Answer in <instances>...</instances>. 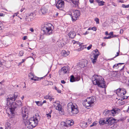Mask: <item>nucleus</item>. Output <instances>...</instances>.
<instances>
[{
    "label": "nucleus",
    "instance_id": "nucleus-1",
    "mask_svg": "<svg viewBox=\"0 0 129 129\" xmlns=\"http://www.w3.org/2000/svg\"><path fill=\"white\" fill-rule=\"evenodd\" d=\"M40 119V117L37 114L31 117L29 120L27 118L23 122L27 129H32L37 125Z\"/></svg>",
    "mask_w": 129,
    "mask_h": 129
},
{
    "label": "nucleus",
    "instance_id": "nucleus-2",
    "mask_svg": "<svg viewBox=\"0 0 129 129\" xmlns=\"http://www.w3.org/2000/svg\"><path fill=\"white\" fill-rule=\"evenodd\" d=\"M92 80L93 84L95 85H97L102 88H105L106 87L104 79L100 76L94 75L92 77Z\"/></svg>",
    "mask_w": 129,
    "mask_h": 129
},
{
    "label": "nucleus",
    "instance_id": "nucleus-3",
    "mask_svg": "<svg viewBox=\"0 0 129 129\" xmlns=\"http://www.w3.org/2000/svg\"><path fill=\"white\" fill-rule=\"evenodd\" d=\"M52 25V24L50 23H47L44 24L42 28V30L44 34L49 35L52 34V30L51 27Z\"/></svg>",
    "mask_w": 129,
    "mask_h": 129
},
{
    "label": "nucleus",
    "instance_id": "nucleus-4",
    "mask_svg": "<svg viewBox=\"0 0 129 129\" xmlns=\"http://www.w3.org/2000/svg\"><path fill=\"white\" fill-rule=\"evenodd\" d=\"M22 103L20 101H17L14 102L11 105V108H10V111L12 114H14L15 110H16L21 105Z\"/></svg>",
    "mask_w": 129,
    "mask_h": 129
},
{
    "label": "nucleus",
    "instance_id": "nucleus-5",
    "mask_svg": "<svg viewBox=\"0 0 129 129\" xmlns=\"http://www.w3.org/2000/svg\"><path fill=\"white\" fill-rule=\"evenodd\" d=\"M119 109L115 108L111 110H106L103 112V114L105 116H109V115H111L114 116L116 113L118 114L120 111Z\"/></svg>",
    "mask_w": 129,
    "mask_h": 129
},
{
    "label": "nucleus",
    "instance_id": "nucleus-6",
    "mask_svg": "<svg viewBox=\"0 0 129 129\" xmlns=\"http://www.w3.org/2000/svg\"><path fill=\"white\" fill-rule=\"evenodd\" d=\"M68 109L71 110V112L73 114H77L78 112V109L77 105H73L72 103L70 102L68 104Z\"/></svg>",
    "mask_w": 129,
    "mask_h": 129
},
{
    "label": "nucleus",
    "instance_id": "nucleus-7",
    "mask_svg": "<svg viewBox=\"0 0 129 129\" xmlns=\"http://www.w3.org/2000/svg\"><path fill=\"white\" fill-rule=\"evenodd\" d=\"M94 52L91 54L90 58L92 60V62L94 64L97 60V59L99 55V52L97 49L94 50Z\"/></svg>",
    "mask_w": 129,
    "mask_h": 129
},
{
    "label": "nucleus",
    "instance_id": "nucleus-8",
    "mask_svg": "<svg viewBox=\"0 0 129 129\" xmlns=\"http://www.w3.org/2000/svg\"><path fill=\"white\" fill-rule=\"evenodd\" d=\"M21 112L23 121L28 118V109L25 107H23L21 109Z\"/></svg>",
    "mask_w": 129,
    "mask_h": 129
},
{
    "label": "nucleus",
    "instance_id": "nucleus-9",
    "mask_svg": "<svg viewBox=\"0 0 129 129\" xmlns=\"http://www.w3.org/2000/svg\"><path fill=\"white\" fill-rule=\"evenodd\" d=\"M80 11L78 10H76L72 14L71 17L72 21H75L79 18L80 16Z\"/></svg>",
    "mask_w": 129,
    "mask_h": 129
},
{
    "label": "nucleus",
    "instance_id": "nucleus-10",
    "mask_svg": "<svg viewBox=\"0 0 129 129\" xmlns=\"http://www.w3.org/2000/svg\"><path fill=\"white\" fill-rule=\"evenodd\" d=\"M69 72V71L68 68L64 67L62 68L61 70L59 71L58 73L60 75H63L64 74L68 73Z\"/></svg>",
    "mask_w": 129,
    "mask_h": 129
},
{
    "label": "nucleus",
    "instance_id": "nucleus-11",
    "mask_svg": "<svg viewBox=\"0 0 129 129\" xmlns=\"http://www.w3.org/2000/svg\"><path fill=\"white\" fill-rule=\"evenodd\" d=\"M14 101V97L12 95H10L7 96V101L8 105H11Z\"/></svg>",
    "mask_w": 129,
    "mask_h": 129
},
{
    "label": "nucleus",
    "instance_id": "nucleus-12",
    "mask_svg": "<svg viewBox=\"0 0 129 129\" xmlns=\"http://www.w3.org/2000/svg\"><path fill=\"white\" fill-rule=\"evenodd\" d=\"M35 15V14H34L31 13L28 16H26V17L25 18L26 21L29 22L32 20L34 18V16Z\"/></svg>",
    "mask_w": 129,
    "mask_h": 129
},
{
    "label": "nucleus",
    "instance_id": "nucleus-13",
    "mask_svg": "<svg viewBox=\"0 0 129 129\" xmlns=\"http://www.w3.org/2000/svg\"><path fill=\"white\" fill-rule=\"evenodd\" d=\"M64 4L63 1L62 0H59L57 2L56 6L58 9H60V8L64 7Z\"/></svg>",
    "mask_w": 129,
    "mask_h": 129
},
{
    "label": "nucleus",
    "instance_id": "nucleus-14",
    "mask_svg": "<svg viewBox=\"0 0 129 129\" xmlns=\"http://www.w3.org/2000/svg\"><path fill=\"white\" fill-rule=\"evenodd\" d=\"M115 120L112 118H107V124H108V125H111L112 124L115 123Z\"/></svg>",
    "mask_w": 129,
    "mask_h": 129
},
{
    "label": "nucleus",
    "instance_id": "nucleus-15",
    "mask_svg": "<svg viewBox=\"0 0 129 129\" xmlns=\"http://www.w3.org/2000/svg\"><path fill=\"white\" fill-rule=\"evenodd\" d=\"M87 100L88 101V102H89L92 105V104L94 103V102H95L96 100L95 98L92 96L89 98H88L87 99Z\"/></svg>",
    "mask_w": 129,
    "mask_h": 129
},
{
    "label": "nucleus",
    "instance_id": "nucleus-16",
    "mask_svg": "<svg viewBox=\"0 0 129 129\" xmlns=\"http://www.w3.org/2000/svg\"><path fill=\"white\" fill-rule=\"evenodd\" d=\"M77 44L79 46V48L78 49H75V50L78 51H80L81 50H82L84 48H85L86 47L85 46L82 45V43L81 44L79 42H77Z\"/></svg>",
    "mask_w": 129,
    "mask_h": 129
},
{
    "label": "nucleus",
    "instance_id": "nucleus-17",
    "mask_svg": "<svg viewBox=\"0 0 129 129\" xmlns=\"http://www.w3.org/2000/svg\"><path fill=\"white\" fill-rule=\"evenodd\" d=\"M83 105L85 106V107L87 108H89V107L92 106L91 104H90L89 102H88L87 100L86 99L85 101L83 102Z\"/></svg>",
    "mask_w": 129,
    "mask_h": 129
},
{
    "label": "nucleus",
    "instance_id": "nucleus-18",
    "mask_svg": "<svg viewBox=\"0 0 129 129\" xmlns=\"http://www.w3.org/2000/svg\"><path fill=\"white\" fill-rule=\"evenodd\" d=\"M126 91L125 89H121L120 93H118V96L119 97H122L126 94Z\"/></svg>",
    "mask_w": 129,
    "mask_h": 129
},
{
    "label": "nucleus",
    "instance_id": "nucleus-19",
    "mask_svg": "<svg viewBox=\"0 0 129 129\" xmlns=\"http://www.w3.org/2000/svg\"><path fill=\"white\" fill-rule=\"evenodd\" d=\"M76 35V34L75 32L73 31H70L68 34V36L71 38H74Z\"/></svg>",
    "mask_w": 129,
    "mask_h": 129
},
{
    "label": "nucleus",
    "instance_id": "nucleus-20",
    "mask_svg": "<svg viewBox=\"0 0 129 129\" xmlns=\"http://www.w3.org/2000/svg\"><path fill=\"white\" fill-rule=\"evenodd\" d=\"M87 61L86 60L84 59L82 60L80 64L81 65L82 67H84L87 66Z\"/></svg>",
    "mask_w": 129,
    "mask_h": 129
},
{
    "label": "nucleus",
    "instance_id": "nucleus-21",
    "mask_svg": "<svg viewBox=\"0 0 129 129\" xmlns=\"http://www.w3.org/2000/svg\"><path fill=\"white\" fill-rule=\"evenodd\" d=\"M61 54L62 56L66 57L69 55L70 54V52H66V51L63 50L62 51Z\"/></svg>",
    "mask_w": 129,
    "mask_h": 129
},
{
    "label": "nucleus",
    "instance_id": "nucleus-22",
    "mask_svg": "<svg viewBox=\"0 0 129 129\" xmlns=\"http://www.w3.org/2000/svg\"><path fill=\"white\" fill-rule=\"evenodd\" d=\"M55 108L56 110H57L59 111L62 112L63 111L62 106L60 104L57 105V106H56Z\"/></svg>",
    "mask_w": 129,
    "mask_h": 129
},
{
    "label": "nucleus",
    "instance_id": "nucleus-23",
    "mask_svg": "<svg viewBox=\"0 0 129 129\" xmlns=\"http://www.w3.org/2000/svg\"><path fill=\"white\" fill-rule=\"evenodd\" d=\"M66 127L70 126L73 124V122L70 120H68L66 121Z\"/></svg>",
    "mask_w": 129,
    "mask_h": 129
},
{
    "label": "nucleus",
    "instance_id": "nucleus-24",
    "mask_svg": "<svg viewBox=\"0 0 129 129\" xmlns=\"http://www.w3.org/2000/svg\"><path fill=\"white\" fill-rule=\"evenodd\" d=\"M107 119H101L99 121L100 124H107Z\"/></svg>",
    "mask_w": 129,
    "mask_h": 129
},
{
    "label": "nucleus",
    "instance_id": "nucleus-25",
    "mask_svg": "<svg viewBox=\"0 0 129 129\" xmlns=\"http://www.w3.org/2000/svg\"><path fill=\"white\" fill-rule=\"evenodd\" d=\"M47 8L45 7H42L41 9L42 13L44 14H45L47 12Z\"/></svg>",
    "mask_w": 129,
    "mask_h": 129
},
{
    "label": "nucleus",
    "instance_id": "nucleus-26",
    "mask_svg": "<svg viewBox=\"0 0 129 129\" xmlns=\"http://www.w3.org/2000/svg\"><path fill=\"white\" fill-rule=\"evenodd\" d=\"M80 126L83 128H85L87 126V123L85 122H83L80 123Z\"/></svg>",
    "mask_w": 129,
    "mask_h": 129
},
{
    "label": "nucleus",
    "instance_id": "nucleus-27",
    "mask_svg": "<svg viewBox=\"0 0 129 129\" xmlns=\"http://www.w3.org/2000/svg\"><path fill=\"white\" fill-rule=\"evenodd\" d=\"M96 2L100 6H103L104 5L105 2L99 0H96Z\"/></svg>",
    "mask_w": 129,
    "mask_h": 129
},
{
    "label": "nucleus",
    "instance_id": "nucleus-28",
    "mask_svg": "<svg viewBox=\"0 0 129 129\" xmlns=\"http://www.w3.org/2000/svg\"><path fill=\"white\" fill-rule=\"evenodd\" d=\"M19 95V93H18L16 92H14V96H13L14 98V101L16 100Z\"/></svg>",
    "mask_w": 129,
    "mask_h": 129
},
{
    "label": "nucleus",
    "instance_id": "nucleus-29",
    "mask_svg": "<svg viewBox=\"0 0 129 129\" xmlns=\"http://www.w3.org/2000/svg\"><path fill=\"white\" fill-rule=\"evenodd\" d=\"M5 126L6 127V129H10L11 127L10 124L8 122L6 123Z\"/></svg>",
    "mask_w": 129,
    "mask_h": 129
},
{
    "label": "nucleus",
    "instance_id": "nucleus-30",
    "mask_svg": "<svg viewBox=\"0 0 129 129\" xmlns=\"http://www.w3.org/2000/svg\"><path fill=\"white\" fill-rule=\"evenodd\" d=\"M124 64V63H117V64H115L113 66V68L115 69H117L119 67V65H120L121 64Z\"/></svg>",
    "mask_w": 129,
    "mask_h": 129
},
{
    "label": "nucleus",
    "instance_id": "nucleus-31",
    "mask_svg": "<svg viewBox=\"0 0 129 129\" xmlns=\"http://www.w3.org/2000/svg\"><path fill=\"white\" fill-rule=\"evenodd\" d=\"M60 102L58 101H56L53 103V106L55 107L56 106H57V105L60 104Z\"/></svg>",
    "mask_w": 129,
    "mask_h": 129
},
{
    "label": "nucleus",
    "instance_id": "nucleus-32",
    "mask_svg": "<svg viewBox=\"0 0 129 129\" xmlns=\"http://www.w3.org/2000/svg\"><path fill=\"white\" fill-rule=\"evenodd\" d=\"M36 104L38 106H41L43 105L42 102L41 101H35Z\"/></svg>",
    "mask_w": 129,
    "mask_h": 129
},
{
    "label": "nucleus",
    "instance_id": "nucleus-33",
    "mask_svg": "<svg viewBox=\"0 0 129 129\" xmlns=\"http://www.w3.org/2000/svg\"><path fill=\"white\" fill-rule=\"evenodd\" d=\"M71 77L70 79V81L71 82H73L75 81V78L74 76L73 75H72L71 76Z\"/></svg>",
    "mask_w": 129,
    "mask_h": 129
},
{
    "label": "nucleus",
    "instance_id": "nucleus-34",
    "mask_svg": "<svg viewBox=\"0 0 129 129\" xmlns=\"http://www.w3.org/2000/svg\"><path fill=\"white\" fill-rule=\"evenodd\" d=\"M120 89H121L120 88L118 89H117L115 90L114 91V92L116 93L118 96V93H120Z\"/></svg>",
    "mask_w": 129,
    "mask_h": 129
},
{
    "label": "nucleus",
    "instance_id": "nucleus-35",
    "mask_svg": "<svg viewBox=\"0 0 129 129\" xmlns=\"http://www.w3.org/2000/svg\"><path fill=\"white\" fill-rule=\"evenodd\" d=\"M71 1L75 5H77L78 3V1L77 0H71Z\"/></svg>",
    "mask_w": 129,
    "mask_h": 129
},
{
    "label": "nucleus",
    "instance_id": "nucleus-36",
    "mask_svg": "<svg viewBox=\"0 0 129 129\" xmlns=\"http://www.w3.org/2000/svg\"><path fill=\"white\" fill-rule=\"evenodd\" d=\"M109 126V127L111 128L112 129H114L116 127V126L114 124H112L111 125H109L108 126Z\"/></svg>",
    "mask_w": 129,
    "mask_h": 129
},
{
    "label": "nucleus",
    "instance_id": "nucleus-37",
    "mask_svg": "<svg viewBox=\"0 0 129 129\" xmlns=\"http://www.w3.org/2000/svg\"><path fill=\"white\" fill-rule=\"evenodd\" d=\"M96 27H89L88 29V30H92L93 31H95L96 30Z\"/></svg>",
    "mask_w": 129,
    "mask_h": 129
},
{
    "label": "nucleus",
    "instance_id": "nucleus-38",
    "mask_svg": "<svg viewBox=\"0 0 129 129\" xmlns=\"http://www.w3.org/2000/svg\"><path fill=\"white\" fill-rule=\"evenodd\" d=\"M75 81H78L80 79V77L79 76H77L75 77Z\"/></svg>",
    "mask_w": 129,
    "mask_h": 129
},
{
    "label": "nucleus",
    "instance_id": "nucleus-39",
    "mask_svg": "<svg viewBox=\"0 0 129 129\" xmlns=\"http://www.w3.org/2000/svg\"><path fill=\"white\" fill-rule=\"evenodd\" d=\"M97 123L96 121H95L92 123V124L90 125V127H91L93 126H96L97 125Z\"/></svg>",
    "mask_w": 129,
    "mask_h": 129
},
{
    "label": "nucleus",
    "instance_id": "nucleus-40",
    "mask_svg": "<svg viewBox=\"0 0 129 129\" xmlns=\"http://www.w3.org/2000/svg\"><path fill=\"white\" fill-rule=\"evenodd\" d=\"M43 78V77L40 78L37 77V78L34 79V80L35 81H39V80H40L41 79H42Z\"/></svg>",
    "mask_w": 129,
    "mask_h": 129
},
{
    "label": "nucleus",
    "instance_id": "nucleus-41",
    "mask_svg": "<svg viewBox=\"0 0 129 129\" xmlns=\"http://www.w3.org/2000/svg\"><path fill=\"white\" fill-rule=\"evenodd\" d=\"M46 115L48 119H49L51 118V115L50 113H48L46 114Z\"/></svg>",
    "mask_w": 129,
    "mask_h": 129
},
{
    "label": "nucleus",
    "instance_id": "nucleus-42",
    "mask_svg": "<svg viewBox=\"0 0 129 129\" xmlns=\"http://www.w3.org/2000/svg\"><path fill=\"white\" fill-rule=\"evenodd\" d=\"M55 89L57 91V92L59 93H60L61 91L60 90H59L55 86Z\"/></svg>",
    "mask_w": 129,
    "mask_h": 129
},
{
    "label": "nucleus",
    "instance_id": "nucleus-43",
    "mask_svg": "<svg viewBox=\"0 0 129 129\" xmlns=\"http://www.w3.org/2000/svg\"><path fill=\"white\" fill-rule=\"evenodd\" d=\"M61 125L66 127V122H62L61 123Z\"/></svg>",
    "mask_w": 129,
    "mask_h": 129
},
{
    "label": "nucleus",
    "instance_id": "nucleus-44",
    "mask_svg": "<svg viewBox=\"0 0 129 129\" xmlns=\"http://www.w3.org/2000/svg\"><path fill=\"white\" fill-rule=\"evenodd\" d=\"M24 54V52L23 51H20L19 52V56H22L23 55V54Z\"/></svg>",
    "mask_w": 129,
    "mask_h": 129
},
{
    "label": "nucleus",
    "instance_id": "nucleus-45",
    "mask_svg": "<svg viewBox=\"0 0 129 129\" xmlns=\"http://www.w3.org/2000/svg\"><path fill=\"white\" fill-rule=\"evenodd\" d=\"M95 21L96 22L97 24H99V20L98 18H96L95 19Z\"/></svg>",
    "mask_w": 129,
    "mask_h": 129
},
{
    "label": "nucleus",
    "instance_id": "nucleus-46",
    "mask_svg": "<svg viewBox=\"0 0 129 129\" xmlns=\"http://www.w3.org/2000/svg\"><path fill=\"white\" fill-rule=\"evenodd\" d=\"M29 76L30 77H34V76L33 73H30L29 74Z\"/></svg>",
    "mask_w": 129,
    "mask_h": 129
},
{
    "label": "nucleus",
    "instance_id": "nucleus-47",
    "mask_svg": "<svg viewBox=\"0 0 129 129\" xmlns=\"http://www.w3.org/2000/svg\"><path fill=\"white\" fill-rule=\"evenodd\" d=\"M50 97V96L49 95H47L45 96L44 97V98L45 99H49V98Z\"/></svg>",
    "mask_w": 129,
    "mask_h": 129
},
{
    "label": "nucleus",
    "instance_id": "nucleus-48",
    "mask_svg": "<svg viewBox=\"0 0 129 129\" xmlns=\"http://www.w3.org/2000/svg\"><path fill=\"white\" fill-rule=\"evenodd\" d=\"M111 38H112V36H109V37H104V39H110Z\"/></svg>",
    "mask_w": 129,
    "mask_h": 129
},
{
    "label": "nucleus",
    "instance_id": "nucleus-49",
    "mask_svg": "<svg viewBox=\"0 0 129 129\" xmlns=\"http://www.w3.org/2000/svg\"><path fill=\"white\" fill-rule=\"evenodd\" d=\"M3 28L2 24L0 22V31H1Z\"/></svg>",
    "mask_w": 129,
    "mask_h": 129
},
{
    "label": "nucleus",
    "instance_id": "nucleus-50",
    "mask_svg": "<svg viewBox=\"0 0 129 129\" xmlns=\"http://www.w3.org/2000/svg\"><path fill=\"white\" fill-rule=\"evenodd\" d=\"M120 97L122 98L123 99H127L128 98V96H124V95H123L122 97Z\"/></svg>",
    "mask_w": 129,
    "mask_h": 129
},
{
    "label": "nucleus",
    "instance_id": "nucleus-51",
    "mask_svg": "<svg viewBox=\"0 0 129 129\" xmlns=\"http://www.w3.org/2000/svg\"><path fill=\"white\" fill-rule=\"evenodd\" d=\"M92 46V45H90L89 46L87 47V49L88 50H89L90 49L91 47Z\"/></svg>",
    "mask_w": 129,
    "mask_h": 129
},
{
    "label": "nucleus",
    "instance_id": "nucleus-52",
    "mask_svg": "<svg viewBox=\"0 0 129 129\" xmlns=\"http://www.w3.org/2000/svg\"><path fill=\"white\" fill-rule=\"evenodd\" d=\"M91 118H89L88 119V122L89 123H90V122H91Z\"/></svg>",
    "mask_w": 129,
    "mask_h": 129
},
{
    "label": "nucleus",
    "instance_id": "nucleus-53",
    "mask_svg": "<svg viewBox=\"0 0 129 129\" xmlns=\"http://www.w3.org/2000/svg\"><path fill=\"white\" fill-rule=\"evenodd\" d=\"M119 51L118 52H117V53H116L117 55H116L114 57V58L116 56H118L119 55Z\"/></svg>",
    "mask_w": 129,
    "mask_h": 129
},
{
    "label": "nucleus",
    "instance_id": "nucleus-54",
    "mask_svg": "<svg viewBox=\"0 0 129 129\" xmlns=\"http://www.w3.org/2000/svg\"><path fill=\"white\" fill-rule=\"evenodd\" d=\"M61 83L62 84H65L66 82L64 80H62L61 81Z\"/></svg>",
    "mask_w": 129,
    "mask_h": 129
},
{
    "label": "nucleus",
    "instance_id": "nucleus-55",
    "mask_svg": "<svg viewBox=\"0 0 129 129\" xmlns=\"http://www.w3.org/2000/svg\"><path fill=\"white\" fill-rule=\"evenodd\" d=\"M118 36L116 35H113L112 36V38L113 37H118Z\"/></svg>",
    "mask_w": 129,
    "mask_h": 129
},
{
    "label": "nucleus",
    "instance_id": "nucleus-56",
    "mask_svg": "<svg viewBox=\"0 0 129 129\" xmlns=\"http://www.w3.org/2000/svg\"><path fill=\"white\" fill-rule=\"evenodd\" d=\"M30 30L33 32L34 31V29L33 28H31L30 29Z\"/></svg>",
    "mask_w": 129,
    "mask_h": 129
},
{
    "label": "nucleus",
    "instance_id": "nucleus-57",
    "mask_svg": "<svg viewBox=\"0 0 129 129\" xmlns=\"http://www.w3.org/2000/svg\"><path fill=\"white\" fill-rule=\"evenodd\" d=\"M89 33V32L88 31H86L85 33L83 34L84 35H85Z\"/></svg>",
    "mask_w": 129,
    "mask_h": 129
},
{
    "label": "nucleus",
    "instance_id": "nucleus-58",
    "mask_svg": "<svg viewBox=\"0 0 129 129\" xmlns=\"http://www.w3.org/2000/svg\"><path fill=\"white\" fill-rule=\"evenodd\" d=\"M58 13L57 12H56L54 14V15L55 16H57L58 15Z\"/></svg>",
    "mask_w": 129,
    "mask_h": 129
},
{
    "label": "nucleus",
    "instance_id": "nucleus-59",
    "mask_svg": "<svg viewBox=\"0 0 129 129\" xmlns=\"http://www.w3.org/2000/svg\"><path fill=\"white\" fill-rule=\"evenodd\" d=\"M113 32H110L109 34V35H111L112 36H113Z\"/></svg>",
    "mask_w": 129,
    "mask_h": 129
},
{
    "label": "nucleus",
    "instance_id": "nucleus-60",
    "mask_svg": "<svg viewBox=\"0 0 129 129\" xmlns=\"http://www.w3.org/2000/svg\"><path fill=\"white\" fill-rule=\"evenodd\" d=\"M27 39V37L26 36H24L23 37V39L24 40H25Z\"/></svg>",
    "mask_w": 129,
    "mask_h": 129
},
{
    "label": "nucleus",
    "instance_id": "nucleus-61",
    "mask_svg": "<svg viewBox=\"0 0 129 129\" xmlns=\"http://www.w3.org/2000/svg\"><path fill=\"white\" fill-rule=\"evenodd\" d=\"M106 45V44L105 43H103L101 44L102 46H105Z\"/></svg>",
    "mask_w": 129,
    "mask_h": 129
},
{
    "label": "nucleus",
    "instance_id": "nucleus-62",
    "mask_svg": "<svg viewBox=\"0 0 129 129\" xmlns=\"http://www.w3.org/2000/svg\"><path fill=\"white\" fill-rule=\"evenodd\" d=\"M89 1L90 3H93V0H89Z\"/></svg>",
    "mask_w": 129,
    "mask_h": 129
},
{
    "label": "nucleus",
    "instance_id": "nucleus-63",
    "mask_svg": "<svg viewBox=\"0 0 129 129\" xmlns=\"http://www.w3.org/2000/svg\"><path fill=\"white\" fill-rule=\"evenodd\" d=\"M25 10V8H22L21 9L20 11L21 12H22L24 10Z\"/></svg>",
    "mask_w": 129,
    "mask_h": 129
},
{
    "label": "nucleus",
    "instance_id": "nucleus-64",
    "mask_svg": "<svg viewBox=\"0 0 129 129\" xmlns=\"http://www.w3.org/2000/svg\"><path fill=\"white\" fill-rule=\"evenodd\" d=\"M126 6L124 4L122 5V7L124 8H126Z\"/></svg>",
    "mask_w": 129,
    "mask_h": 129
}]
</instances>
